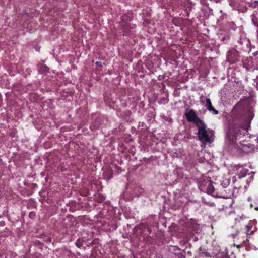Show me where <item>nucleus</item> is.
Returning <instances> with one entry per match:
<instances>
[{"label":"nucleus","instance_id":"obj_1","mask_svg":"<svg viewBox=\"0 0 258 258\" xmlns=\"http://www.w3.org/2000/svg\"><path fill=\"white\" fill-rule=\"evenodd\" d=\"M198 136L199 139L204 143H211L213 140V132L207 128L205 124L203 122L198 126Z\"/></svg>","mask_w":258,"mask_h":258},{"label":"nucleus","instance_id":"obj_2","mask_svg":"<svg viewBox=\"0 0 258 258\" xmlns=\"http://www.w3.org/2000/svg\"><path fill=\"white\" fill-rule=\"evenodd\" d=\"M185 115L188 121L194 122L197 126L203 122V121L197 116L196 112L192 109H186Z\"/></svg>","mask_w":258,"mask_h":258},{"label":"nucleus","instance_id":"obj_3","mask_svg":"<svg viewBox=\"0 0 258 258\" xmlns=\"http://www.w3.org/2000/svg\"><path fill=\"white\" fill-rule=\"evenodd\" d=\"M237 147L240 150L245 153H249L255 151V147L253 145L245 141H240L239 144H236Z\"/></svg>","mask_w":258,"mask_h":258},{"label":"nucleus","instance_id":"obj_4","mask_svg":"<svg viewBox=\"0 0 258 258\" xmlns=\"http://www.w3.org/2000/svg\"><path fill=\"white\" fill-rule=\"evenodd\" d=\"M237 132V130H234L233 128L230 129L228 131L227 135V141L229 144H232L234 143L238 138H240L241 134H239Z\"/></svg>","mask_w":258,"mask_h":258},{"label":"nucleus","instance_id":"obj_5","mask_svg":"<svg viewBox=\"0 0 258 258\" xmlns=\"http://www.w3.org/2000/svg\"><path fill=\"white\" fill-rule=\"evenodd\" d=\"M201 185L203 186L202 190H206L209 194H212L214 192V187L212 185L211 181L208 180V179L206 182L201 183Z\"/></svg>","mask_w":258,"mask_h":258},{"label":"nucleus","instance_id":"obj_6","mask_svg":"<svg viewBox=\"0 0 258 258\" xmlns=\"http://www.w3.org/2000/svg\"><path fill=\"white\" fill-rule=\"evenodd\" d=\"M205 107L208 109V110L212 112L213 114H217L218 112L217 110H216L212 105L211 101L209 98H205Z\"/></svg>","mask_w":258,"mask_h":258},{"label":"nucleus","instance_id":"obj_7","mask_svg":"<svg viewBox=\"0 0 258 258\" xmlns=\"http://www.w3.org/2000/svg\"><path fill=\"white\" fill-rule=\"evenodd\" d=\"M248 171V170L247 169H243L242 168L240 171L239 173L238 174V176L239 178H241L242 177H245L246 174H247V172Z\"/></svg>","mask_w":258,"mask_h":258},{"label":"nucleus","instance_id":"obj_8","mask_svg":"<svg viewBox=\"0 0 258 258\" xmlns=\"http://www.w3.org/2000/svg\"><path fill=\"white\" fill-rule=\"evenodd\" d=\"M230 183V181L228 179H225L223 180V181L221 183V185L223 187L226 188L227 187Z\"/></svg>","mask_w":258,"mask_h":258},{"label":"nucleus","instance_id":"obj_9","mask_svg":"<svg viewBox=\"0 0 258 258\" xmlns=\"http://www.w3.org/2000/svg\"><path fill=\"white\" fill-rule=\"evenodd\" d=\"M246 234L247 235H249V231H250V230L251 229V228H252L251 226H247L246 227Z\"/></svg>","mask_w":258,"mask_h":258},{"label":"nucleus","instance_id":"obj_10","mask_svg":"<svg viewBox=\"0 0 258 258\" xmlns=\"http://www.w3.org/2000/svg\"><path fill=\"white\" fill-rule=\"evenodd\" d=\"M96 63L98 66H101V63L100 62H97Z\"/></svg>","mask_w":258,"mask_h":258},{"label":"nucleus","instance_id":"obj_11","mask_svg":"<svg viewBox=\"0 0 258 258\" xmlns=\"http://www.w3.org/2000/svg\"><path fill=\"white\" fill-rule=\"evenodd\" d=\"M235 168L236 169V170H238V168H240L239 166H235Z\"/></svg>","mask_w":258,"mask_h":258},{"label":"nucleus","instance_id":"obj_12","mask_svg":"<svg viewBox=\"0 0 258 258\" xmlns=\"http://www.w3.org/2000/svg\"><path fill=\"white\" fill-rule=\"evenodd\" d=\"M205 256H209V255L207 252H206L205 253Z\"/></svg>","mask_w":258,"mask_h":258},{"label":"nucleus","instance_id":"obj_13","mask_svg":"<svg viewBox=\"0 0 258 258\" xmlns=\"http://www.w3.org/2000/svg\"><path fill=\"white\" fill-rule=\"evenodd\" d=\"M255 209L256 210H258V207H255Z\"/></svg>","mask_w":258,"mask_h":258},{"label":"nucleus","instance_id":"obj_14","mask_svg":"<svg viewBox=\"0 0 258 258\" xmlns=\"http://www.w3.org/2000/svg\"><path fill=\"white\" fill-rule=\"evenodd\" d=\"M201 102H202V103H204V101H203V100H201Z\"/></svg>","mask_w":258,"mask_h":258},{"label":"nucleus","instance_id":"obj_15","mask_svg":"<svg viewBox=\"0 0 258 258\" xmlns=\"http://www.w3.org/2000/svg\"><path fill=\"white\" fill-rule=\"evenodd\" d=\"M237 247L238 248V247H240V245H237Z\"/></svg>","mask_w":258,"mask_h":258},{"label":"nucleus","instance_id":"obj_16","mask_svg":"<svg viewBox=\"0 0 258 258\" xmlns=\"http://www.w3.org/2000/svg\"><path fill=\"white\" fill-rule=\"evenodd\" d=\"M224 197L227 198H228V197H229V196H226V197H225V196H224Z\"/></svg>","mask_w":258,"mask_h":258},{"label":"nucleus","instance_id":"obj_17","mask_svg":"<svg viewBox=\"0 0 258 258\" xmlns=\"http://www.w3.org/2000/svg\"><path fill=\"white\" fill-rule=\"evenodd\" d=\"M248 240V237L246 238V241H247Z\"/></svg>","mask_w":258,"mask_h":258},{"label":"nucleus","instance_id":"obj_18","mask_svg":"<svg viewBox=\"0 0 258 258\" xmlns=\"http://www.w3.org/2000/svg\"><path fill=\"white\" fill-rule=\"evenodd\" d=\"M253 233V232H251L250 234H252Z\"/></svg>","mask_w":258,"mask_h":258},{"label":"nucleus","instance_id":"obj_19","mask_svg":"<svg viewBox=\"0 0 258 258\" xmlns=\"http://www.w3.org/2000/svg\"><path fill=\"white\" fill-rule=\"evenodd\" d=\"M225 258H228V257H225Z\"/></svg>","mask_w":258,"mask_h":258}]
</instances>
